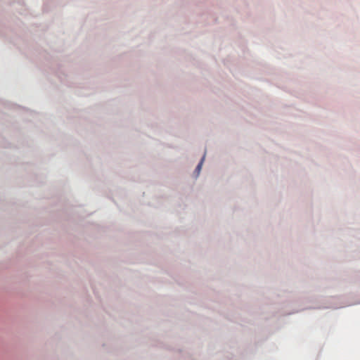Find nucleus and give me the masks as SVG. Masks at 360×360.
I'll return each mask as SVG.
<instances>
[{"instance_id":"obj_1","label":"nucleus","mask_w":360,"mask_h":360,"mask_svg":"<svg viewBox=\"0 0 360 360\" xmlns=\"http://www.w3.org/2000/svg\"><path fill=\"white\" fill-rule=\"evenodd\" d=\"M204 158L205 157H203L201 160V161L200 162V163L198 165L197 167H196V170L198 171V172H199L201 169V167H202V162H203V160H204Z\"/></svg>"}]
</instances>
